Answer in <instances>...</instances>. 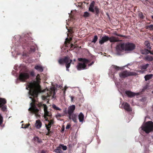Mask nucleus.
Returning <instances> with one entry per match:
<instances>
[{
  "label": "nucleus",
  "mask_w": 153,
  "mask_h": 153,
  "mask_svg": "<svg viewBox=\"0 0 153 153\" xmlns=\"http://www.w3.org/2000/svg\"><path fill=\"white\" fill-rule=\"evenodd\" d=\"M141 67H145V66H142Z\"/></svg>",
  "instance_id": "nucleus-55"
},
{
  "label": "nucleus",
  "mask_w": 153,
  "mask_h": 153,
  "mask_svg": "<svg viewBox=\"0 0 153 153\" xmlns=\"http://www.w3.org/2000/svg\"><path fill=\"white\" fill-rule=\"evenodd\" d=\"M136 75L137 74L134 72L124 71L121 72L119 74V76L121 78H125L129 76Z\"/></svg>",
  "instance_id": "nucleus-10"
},
{
  "label": "nucleus",
  "mask_w": 153,
  "mask_h": 153,
  "mask_svg": "<svg viewBox=\"0 0 153 153\" xmlns=\"http://www.w3.org/2000/svg\"><path fill=\"white\" fill-rule=\"evenodd\" d=\"M38 106L39 107H41L42 106L43 107L44 111V117L45 120H47V116L50 117L51 114L50 113L48 112V107L47 105L44 104H43L42 102H39L38 104Z\"/></svg>",
  "instance_id": "nucleus-9"
},
{
  "label": "nucleus",
  "mask_w": 153,
  "mask_h": 153,
  "mask_svg": "<svg viewBox=\"0 0 153 153\" xmlns=\"http://www.w3.org/2000/svg\"><path fill=\"white\" fill-rule=\"evenodd\" d=\"M30 74L32 76H34V72L33 71H31L30 72Z\"/></svg>",
  "instance_id": "nucleus-43"
},
{
  "label": "nucleus",
  "mask_w": 153,
  "mask_h": 153,
  "mask_svg": "<svg viewBox=\"0 0 153 153\" xmlns=\"http://www.w3.org/2000/svg\"><path fill=\"white\" fill-rule=\"evenodd\" d=\"M52 93H53V96L55 94V91L54 88H52L51 89V91H50L48 93H47V96H45L43 95L42 96V100H45L46 99H47L48 97L51 95V94Z\"/></svg>",
  "instance_id": "nucleus-13"
},
{
  "label": "nucleus",
  "mask_w": 153,
  "mask_h": 153,
  "mask_svg": "<svg viewBox=\"0 0 153 153\" xmlns=\"http://www.w3.org/2000/svg\"><path fill=\"white\" fill-rule=\"evenodd\" d=\"M35 67H42L41 65H36V66H35Z\"/></svg>",
  "instance_id": "nucleus-46"
},
{
  "label": "nucleus",
  "mask_w": 153,
  "mask_h": 153,
  "mask_svg": "<svg viewBox=\"0 0 153 153\" xmlns=\"http://www.w3.org/2000/svg\"><path fill=\"white\" fill-rule=\"evenodd\" d=\"M41 153H45V152L44 151H42L41 152Z\"/></svg>",
  "instance_id": "nucleus-49"
},
{
  "label": "nucleus",
  "mask_w": 153,
  "mask_h": 153,
  "mask_svg": "<svg viewBox=\"0 0 153 153\" xmlns=\"http://www.w3.org/2000/svg\"><path fill=\"white\" fill-rule=\"evenodd\" d=\"M84 114L82 112H80L78 115V118L79 122L82 123L84 120Z\"/></svg>",
  "instance_id": "nucleus-17"
},
{
  "label": "nucleus",
  "mask_w": 153,
  "mask_h": 153,
  "mask_svg": "<svg viewBox=\"0 0 153 153\" xmlns=\"http://www.w3.org/2000/svg\"><path fill=\"white\" fill-rule=\"evenodd\" d=\"M71 47H72V46L73 45V44H71Z\"/></svg>",
  "instance_id": "nucleus-52"
},
{
  "label": "nucleus",
  "mask_w": 153,
  "mask_h": 153,
  "mask_svg": "<svg viewBox=\"0 0 153 153\" xmlns=\"http://www.w3.org/2000/svg\"><path fill=\"white\" fill-rule=\"evenodd\" d=\"M145 51L146 52H147L146 53L148 54V52L149 53L151 54L152 55H153V51H150L149 50L147 49H145Z\"/></svg>",
  "instance_id": "nucleus-30"
},
{
  "label": "nucleus",
  "mask_w": 153,
  "mask_h": 153,
  "mask_svg": "<svg viewBox=\"0 0 153 153\" xmlns=\"http://www.w3.org/2000/svg\"><path fill=\"white\" fill-rule=\"evenodd\" d=\"M59 146H61V149L62 148V149L64 150H66L67 149V147L66 146H64L63 144L60 145Z\"/></svg>",
  "instance_id": "nucleus-29"
},
{
  "label": "nucleus",
  "mask_w": 153,
  "mask_h": 153,
  "mask_svg": "<svg viewBox=\"0 0 153 153\" xmlns=\"http://www.w3.org/2000/svg\"><path fill=\"white\" fill-rule=\"evenodd\" d=\"M85 68H77V69L78 70H80L85 69Z\"/></svg>",
  "instance_id": "nucleus-42"
},
{
  "label": "nucleus",
  "mask_w": 153,
  "mask_h": 153,
  "mask_svg": "<svg viewBox=\"0 0 153 153\" xmlns=\"http://www.w3.org/2000/svg\"><path fill=\"white\" fill-rule=\"evenodd\" d=\"M31 90L29 91L30 95L33 97H30L31 99L32 102L30 103L31 107L28 110L35 114L36 117L39 116V110L37 108L34 103L36 102V98L37 97L38 93L41 92L40 86L37 83H31L30 84Z\"/></svg>",
  "instance_id": "nucleus-1"
},
{
  "label": "nucleus",
  "mask_w": 153,
  "mask_h": 153,
  "mask_svg": "<svg viewBox=\"0 0 153 153\" xmlns=\"http://www.w3.org/2000/svg\"><path fill=\"white\" fill-rule=\"evenodd\" d=\"M142 128V130L146 133H148L153 131V122L151 121H148L143 126Z\"/></svg>",
  "instance_id": "nucleus-7"
},
{
  "label": "nucleus",
  "mask_w": 153,
  "mask_h": 153,
  "mask_svg": "<svg viewBox=\"0 0 153 153\" xmlns=\"http://www.w3.org/2000/svg\"><path fill=\"white\" fill-rule=\"evenodd\" d=\"M6 103V100L5 99L0 98V108L3 111H5L7 109L6 106L5 105Z\"/></svg>",
  "instance_id": "nucleus-11"
},
{
  "label": "nucleus",
  "mask_w": 153,
  "mask_h": 153,
  "mask_svg": "<svg viewBox=\"0 0 153 153\" xmlns=\"http://www.w3.org/2000/svg\"><path fill=\"white\" fill-rule=\"evenodd\" d=\"M23 56H27V54L26 53H23Z\"/></svg>",
  "instance_id": "nucleus-47"
},
{
  "label": "nucleus",
  "mask_w": 153,
  "mask_h": 153,
  "mask_svg": "<svg viewBox=\"0 0 153 153\" xmlns=\"http://www.w3.org/2000/svg\"><path fill=\"white\" fill-rule=\"evenodd\" d=\"M144 44L145 45L146 48L149 49L150 50H151V47H150V43L149 41H145L144 43Z\"/></svg>",
  "instance_id": "nucleus-21"
},
{
  "label": "nucleus",
  "mask_w": 153,
  "mask_h": 153,
  "mask_svg": "<svg viewBox=\"0 0 153 153\" xmlns=\"http://www.w3.org/2000/svg\"><path fill=\"white\" fill-rule=\"evenodd\" d=\"M108 40L111 42H117L121 41L118 37H116L113 36L109 37L108 36L105 35L102 37L101 39L99 41V43L101 45L103 44L105 42Z\"/></svg>",
  "instance_id": "nucleus-4"
},
{
  "label": "nucleus",
  "mask_w": 153,
  "mask_h": 153,
  "mask_svg": "<svg viewBox=\"0 0 153 153\" xmlns=\"http://www.w3.org/2000/svg\"><path fill=\"white\" fill-rule=\"evenodd\" d=\"M152 93L153 94V91L152 92Z\"/></svg>",
  "instance_id": "nucleus-57"
},
{
  "label": "nucleus",
  "mask_w": 153,
  "mask_h": 153,
  "mask_svg": "<svg viewBox=\"0 0 153 153\" xmlns=\"http://www.w3.org/2000/svg\"><path fill=\"white\" fill-rule=\"evenodd\" d=\"M36 80H37V82H39V81L40 80V76H39V75H38L37 76H36Z\"/></svg>",
  "instance_id": "nucleus-38"
},
{
  "label": "nucleus",
  "mask_w": 153,
  "mask_h": 153,
  "mask_svg": "<svg viewBox=\"0 0 153 153\" xmlns=\"http://www.w3.org/2000/svg\"><path fill=\"white\" fill-rule=\"evenodd\" d=\"M153 76V75L152 74L146 75L144 77L145 80L147 81L150 79L152 78Z\"/></svg>",
  "instance_id": "nucleus-22"
},
{
  "label": "nucleus",
  "mask_w": 153,
  "mask_h": 153,
  "mask_svg": "<svg viewBox=\"0 0 153 153\" xmlns=\"http://www.w3.org/2000/svg\"><path fill=\"white\" fill-rule=\"evenodd\" d=\"M126 93L129 97H132L135 96V94L134 93L130 91H126Z\"/></svg>",
  "instance_id": "nucleus-20"
},
{
  "label": "nucleus",
  "mask_w": 153,
  "mask_h": 153,
  "mask_svg": "<svg viewBox=\"0 0 153 153\" xmlns=\"http://www.w3.org/2000/svg\"><path fill=\"white\" fill-rule=\"evenodd\" d=\"M75 61V59H74L73 61L69 56H65L64 58L59 59L58 62L60 64H65L66 67H70L71 63L74 64Z\"/></svg>",
  "instance_id": "nucleus-6"
},
{
  "label": "nucleus",
  "mask_w": 153,
  "mask_h": 153,
  "mask_svg": "<svg viewBox=\"0 0 153 153\" xmlns=\"http://www.w3.org/2000/svg\"><path fill=\"white\" fill-rule=\"evenodd\" d=\"M37 70L39 71L40 72H42L43 71V69L42 68H35Z\"/></svg>",
  "instance_id": "nucleus-35"
},
{
  "label": "nucleus",
  "mask_w": 153,
  "mask_h": 153,
  "mask_svg": "<svg viewBox=\"0 0 153 153\" xmlns=\"http://www.w3.org/2000/svg\"><path fill=\"white\" fill-rule=\"evenodd\" d=\"M77 115L75 114L72 113L71 114H69V118L71 119L75 123L77 122Z\"/></svg>",
  "instance_id": "nucleus-15"
},
{
  "label": "nucleus",
  "mask_w": 153,
  "mask_h": 153,
  "mask_svg": "<svg viewBox=\"0 0 153 153\" xmlns=\"http://www.w3.org/2000/svg\"><path fill=\"white\" fill-rule=\"evenodd\" d=\"M62 115L59 114V113H58L56 115V117L57 118L58 117H60L62 116Z\"/></svg>",
  "instance_id": "nucleus-40"
},
{
  "label": "nucleus",
  "mask_w": 153,
  "mask_h": 153,
  "mask_svg": "<svg viewBox=\"0 0 153 153\" xmlns=\"http://www.w3.org/2000/svg\"><path fill=\"white\" fill-rule=\"evenodd\" d=\"M61 146H59L56 149H54V151L57 153H63L61 150Z\"/></svg>",
  "instance_id": "nucleus-19"
},
{
  "label": "nucleus",
  "mask_w": 153,
  "mask_h": 153,
  "mask_svg": "<svg viewBox=\"0 0 153 153\" xmlns=\"http://www.w3.org/2000/svg\"><path fill=\"white\" fill-rule=\"evenodd\" d=\"M112 66H113V67H119V66H117L116 65H112Z\"/></svg>",
  "instance_id": "nucleus-48"
},
{
  "label": "nucleus",
  "mask_w": 153,
  "mask_h": 153,
  "mask_svg": "<svg viewBox=\"0 0 153 153\" xmlns=\"http://www.w3.org/2000/svg\"><path fill=\"white\" fill-rule=\"evenodd\" d=\"M68 68H66V70H67V71H69V69H68Z\"/></svg>",
  "instance_id": "nucleus-50"
},
{
  "label": "nucleus",
  "mask_w": 153,
  "mask_h": 153,
  "mask_svg": "<svg viewBox=\"0 0 153 153\" xmlns=\"http://www.w3.org/2000/svg\"><path fill=\"white\" fill-rule=\"evenodd\" d=\"M136 47L135 45L131 42H127L117 45L116 47L117 50L120 51H124L130 52L134 50Z\"/></svg>",
  "instance_id": "nucleus-2"
},
{
  "label": "nucleus",
  "mask_w": 153,
  "mask_h": 153,
  "mask_svg": "<svg viewBox=\"0 0 153 153\" xmlns=\"http://www.w3.org/2000/svg\"><path fill=\"white\" fill-rule=\"evenodd\" d=\"M23 47L25 49L26 47H30V53L34 52L35 51L36 46L34 43L33 41H32L30 38H28L25 36L23 39Z\"/></svg>",
  "instance_id": "nucleus-3"
},
{
  "label": "nucleus",
  "mask_w": 153,
  "mask_h": 153,
  "mask_svg": "<svg viewBox=\"0 0 153 153\" xmlns=\"http://www.w3.org/2000/svg\"><path fill=\"white\" fill-rule=\"evenodd\" d=\"M98 37L97 35H95L94 36V38L93 39L91 42L95 43L98 39Z\"/></svg>",
  "instance_id": "nucleus-24"
},
{
  "label": "nucleus",
  "mask_w": 153,
  "mask_h": 153,
  "mask_svg": "<svg viewBox=\"0 0 153 153\" xmlns=\"http://www.w3.org/2000/svg\"><path fill=\"white\" fill-rule=\"evenodd\" d=\"M146 29H148L151 30H153V25H151L149 26H146Z\"/></svg>",
  "instance_id": "nucleus-26"
},
{
  "label": "nucleus",
  "mask_w": 153,
  "mask_h": 153,
  "mask_svg": "<svg viewBox=\"0 0 153 153\" xmlns=\"http://www.w3.org/2000/svg\"><path fill=\"white\" fill-rule=\"evenodd\" d=\"M22 67H25V66H23Z\"/></svg>",
  "instance_id": "nucleus-58"
},
{
  "label": "nucleus",
  "mask_w": 153,
  "mask_h": 153,
  "mask_svg": "<svg viewBox=\"0 0 153 153\" xmlns=\"http://www.w3.org/2000/svg\"><path fill=\"white\" fill-rule=\"evenodd\" d=\"M124 105V109L126 111H132V110L130 107L129 105L127 103H123L122 104Z\"/></svg>",
  "instance_id": "nucleus-16"
},
{
  "label": "nucleus",
  "mask_w": 153,
  "mask_h": 153,
  "mask_svg": "<svg viewBox=\"0 0 153 153\" xmlns=\"http://www.w3.org/2000/svg\"><path fill=\"white\" fill-rule=\"evenodd\" d=\"M30 125V124H26L23 127L22 126V128H27Z\"/></svg>",
  "instance_id": "nucleus-37"
},
{
  "label": "nucleus",
  "mask_w": 153,
  "mask_h": 153,
  "mask_svg": "<svg viewBox=\"0 0 153 153\" xmlns=\"http://www.w3.org/2000/svg\"><path fill=\"white\" fill-rule=\"evenodd\" d=\"M138 16L141 19H144L145 17L144 16L142 13L140 12L138 14Z\"/></svg>",
  "instance_id": "nucleus-27"
},
{
  "label": "nucleus",
  "mask_w": 153,
  "mask_h": 153,
  "mask_svg": "<svg viewBox=\"0 0 153 153\" xmlns=\"http://www.w3.org/2000/svg\"><path fill=\"white\" fill-rule=\"evenodd\" d=\"M29 77V75L28 73H20L19 76V79L22 81H24Z\"/></svg>",
  "instance_id": "nucleus-12"
},
{
  "label": "nucleus",
  "mask_w": 153,
  "mask_h": 153,
  "mask_svg": "<svg viewBox=\"0 0 153 153\" xmlns=\"http://www.w3.org/2000/svg\"><path fill=\"white\" fill-rule=\"evenodd\" d=\"M75 106L74 105H72L69 106L68 108V115L72 114L75 110Z\"/></svg>",
  "instance_id": "nucleus-14"
},
{
  "label": "nucleus",
  "mask_w": 153,
  "mask_h": 153,
  "mask_svg": "<svg viewBox=\"0 0 153 153\" xmlns=\"http://www.w3.org/2000/svg\"><path fill=\"white\" fill-rule=\"evenodd\" d=\"M146 59L150 61H152L153 60V57L152 56H147L146 57Z\"/></svg>",
  "instance_id": "nucleus-23"
},
{
  "label": "nucleus",
  "mask_w": 153,
  "mask_h": 153,
  "mask_svg": "<svg viewBox=\"0 0 153 153\" xmlns=\"http://www.w3.org/2000/svg\"><path fill=\"white\" fill-rule=\"evenodd\" d=\"M70 98H71V102H73V99L74 98V97L73 96H71Z\"/></svg>",
  "instance_id": "nucleus-45"
},
{
  "label": "nucleus",
  "mask_w": 153,
  "mask_h": 153,
  "mask_svg": "<svg viewBox=\"0 0 153 153\" xmlns=\"http://www.w3.org/2000/svg\"><path fill=\"white\" fill-rule=\"evenodd\" d=\"M133 63L131 62V63H128L127 65H126L124 66H123V67H128V66H133Z\"/></svg>",
  "instance_id": "nucleus-34"
},
{
  "label": "nucleus",
  "mask_w": 153,
  "mask_h": 153,
  "mask_svg": "<svg viewBox=\"0 0 153 153\" xmlns=\"http://www.w3.org/2000/svg\"><path fill=\"white\" fill-rule=\"evenodd\" d=\"M42 123L39 120H37L36 121L35 126L37 128H40L42 126Z\"/></svg>",
  "instance_id": "nucleus-18"
},
{
  "label": "nucleus",
  "mask_w": 153,
  "mask_h": 153,
  "mask_svg": "<svg viewBox=\"0 0 153 153\" xmlns=\"http://www.w3.org/2000/svg\"><path fill=\"white\" fill-rule=\"evenodd\" d=\"M51 125L49 123H48L47 125L46 124H45V126L48 131L50 130V128L51 127Z\"/></svg>",
  "instance_id": "nucleus-28"
},
{
  "label": "nucleus",
  "mask_w": 153,
  "mask_h": 153,
  "mask_svg": "<svg viewBox=\"0 0 153 153\" xmlns=\"http://www.w3.org/2000/svg\"><path fill=\"white\" fill-rule=\"evenodd\" d=\"M90 16V14L88 12H85L84 13L83 16L84 17L86 18Z\"/></svg>",
  "instance_id": "nucleus-25"
},
{
  "label": "nucleus",
  "mask_w": 153,
  "mask_h": 153,
  "mask_svg": "<svg viewBox=\"0 0 153 153\" xmlns=\"http://www.w3.org/2000/svg\"><path fill=\"white\" fill-rule=\"evenodd\" d=\"M95 2L94 1H91L88 10L93 13L95 12V15L98 16L100 13V9L97 6H95Z\"/></svg>",
  "instance_id": "nucleus-8"
},
{
  "label": "nucleus",
  "mask_w": 153,
  "mask_h": 153,
  "mask_svg": "<svg viewBox=\"0 0 153 153\" xmlns=\"http://www.w3.org/2000/svg\"><path fill=\"white\" fill-rule=\"evenodd\" d=\"M70 127H71L70 124H68L67 125L66 127V129H69L70 128Z\"/></svg>",
  "instance_id": "nucleus-41"
},
{
  "label": "nucleus",
  "mask_w": 153,
  "mask_h": 153,
  "mask_svg": "<svg viewBox=\"0 0 153 153\" xmlns=\"http://www.w3.org/2000/svg\"><path fill=\"white\" fill-rule=\"evenodd\" d=\"M114 34L117 36H120V37H126V36H124V35H121V34H118V33H114Z\"/></svg>",
  "instance_id": "nucleus-32"
},
{
  "label": "nucleus",
  "mask_w": 153,
  "mask_h": 153,
  "mask_svg": "<svg viewBox=\"0 0 153 153\" xmlns=\"http://www.w3.org/2000/svg\"><path fill=\"white\" fill-rule=\"evenodd\" d=\"M45 90H46V89H45V91H45Z\"/></svg>",
  "instance_id": "nucleus-56"
},
{
  "label": "nucleus",
  "mask_w": 153,
  "mask_h": 153,
  "mask_svg": "<svg viewBox=\"0 0 153 153\" xmlns=\"http://www.w3.org/2000/svg\"><path fill=\"white\" fill-rule=\"evenodd\" d=\"M78 59L81 63H79L76 67H86L88 65L90 66L94 63V62L92 61L91 63L89 60L85 58H78Z\"/></svg>",
  "instance_id": "nucleus-5"
},
{
  "label": "nucleus",
  "mask_w": 153,
  "mask_h": 153,
  "mask_svg": "<svg viewBox=\"0 0 153 153\" xmlns=\"http://www.w3.org/2000/svg\"><path fill=\"white\" fill-rule=\"evenodd\" d=\"M143 68V69H146V68L145 67V68Z\"/></svg>",
  "instance_id": "nucleus-51"
},
{
  "label": "nucleus",
  "mask_w": 153,
  "mask_h": 153,
  "mask_svg": "<svg viewBox=\"0 0 153 153\" xmlns=\"http://www.w3.org/2000/svg\"><path fill=\"white\" fill-rule=\"evenodd\" d=\"M72 39V38H70V39H68V38H67L66 39V41L65 42H68V43H69L70 41H71Z\"/></svg>",
  "instance_id": "nucleus-36"
},
{
  "label": "nucleus",
  "mask_w": 153,
  "mask_h": 153,
  "mask_svg": "<svg viewBox=\"0 0 153 153\" xmlns=\"http://www.w3.org/2000/svg\"><path fill=\"white\" fill-rule=\"evenodd\" d=\"M53 108L57 110H60L61 109H60L58 107L56 106L55 105H53Z\"/></svg>",
  "instance_id": "nucleus-33"
},
{
  "label": "nucleus",
  "mask_w": 153,
  "mask_h": 153,
  "mask_svg": "<svg viewBox=\"0 0 153 153\" xmlns=\"http://www.w3.org/2000/svg\"><path fill=\"white\" fill-rule=\"evenodd\" d=\"M35 140H37L38 142H40L38 140L39 139L37 137H36L34 138Z\"/></svg>",
  "instance_id": "nucleus-44"
},
{
  "label": "nucleus",
  "mask_w": 153,
  "mask_h": 153,
  "mask_svg": "<svg viewBox=\"0 0 153 153\" xmlns=\"http://www.w3.org/2000/svg\"><path fill=\"white\" fill-rule=\"evenodd\" d=\"M46 121H48L49 122V123H50V124L51 125L53 124L54 122L52 120H51L50 121H49L48 119Z\"/></svg>",
  "instance_id": "nucleus-39"
},
{
  "label": "nucleus",
  "mask_w": 153,
  "mask_h": 153,
  "mask_svg": "<svg viewBox=\"0 0 153 153\" xmlns=\"http://www.w3.org/2000/svg\"><path fill=\"white\" fill-rule=\"evenodd\" d=\"M152 19H153V16H152Z\"/></svg>",
  "instance_id": "nucleus-54"
},
{
  "label": "nucleus",
  "mask_w": 153,
  "mask_h": 153,
  "mask_svg": "<svg viewBox=\"0 0 153 153\" xmlns=\"http://www.w3.org/2000/svg\"><path fill=\"white\" fill-rule=\"evenodd\" d=\"M148 65H149V64H146V66H147Z\"/></svg>",
  "instance_id": "nucleus-53"
},
{
  "label": "nucleus",
  "mask_w": 153,
  "mask_h": 153,
  "mask_svg": "<svg viewBox=\"0 0 153 153\" xmlns=\"http://www.w3.org/2000/svg\"><path fill=\"white\" fill-rule=\"evenodd\" d=\"M3 122V117L1 114H0V125H1Z\"/></svg>",
  "instance_id": "nucleus-31"
}]
</instances>
